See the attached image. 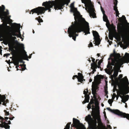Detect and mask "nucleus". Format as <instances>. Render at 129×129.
Returning a JSON list of instances; mask_svg holds the SVG:
<instances>
[{
	"instance_id": "f257e3e1",
	"label": "nucleus",
	"mask_w": 129,
	"mask_h": 129,
	"mask_svg": "<svg viewBox=\"0 0 129 129\" xmlns=\"http://www.w3.org/2000/svg\"><path fill=\"white\" fill-rule=\"evenodd\" d=\"M70 0H66L64 1L57 2V0H55L54 1H49L48 2H44L42 4V6H44L45 7H39L31 10L29 12V14H30L32 12V14L36 13H37L38 15H39L40 14L44 13L45 11L47 10H48V12H50L51 11L50 8H52L53 6L55 10H60L63 8L65 5L66 4L68 5L70 2Z\"/></svg>"
},
{
	"instance_id": "f03ea898",
	"label": "nucleus",
	"mask_w": 129,
	"mask_h": 129,
	"mask_svg": "<svg viewBox=\"0 0 129 129\" xmlns=\"http://www.w3.org/2000/svg\"><path fill=\"white\" fill-rule=\"evenodd\" d=\"M90 28L89 23L87 22L74 21L72 22V25L68 29V32L69 36L72 37V39L75 41L76 40V37L78 36L76 33H80L83 31L85 35L90 34Z\"/></svg>"
},
{
	"instance_id": "7ed1b4c3",
	"label": "nucleus",
	"mask_w": 129,
	"mask_h": 129,
	"mask_svg": "<svg viewBox=\"0 0 129 129\" xmlns=\"http://www.w3.org/2000/svg\"><path fill=\"white\" fill-rule=\"evenodd\" d=\"M120 23L118 24L117 28L118 33L122 34V38L124 40H127L124 41V48L126 49L129 46V30L124 26L122 23L123 20L122 18H119L118 20Z\"/></svg>"
},
{
	"instance_id": "20e7f679",
	"label": "nucleus",
	"mask_w": 129,
	"mask_h": 129,
	"mask_svg": "<svg viewBox=\"0 0 129 129\" xmlns=\"http://www.w3.org/2000/svg\"><path fill=\"white\" fill-rule=\"evenodd\" d=\"M129 83L126 76H125L120 80V82L118 85L119 91L118 93L120 97L122 99L121 101L125 103L127 101L124 98L123 95L129 92Z\"/></svg>"
},
{
	"instance_id": "39448f33",
	"label": "nucleus",
	"mask_w": 129,
	"mask_h": 129,
	"mask_svg": "<svg viewBox=\"0 0 129 129\" xmlns=\"http://www.w3.org/2000/svg\"><path fill=\"white\" fill-rule=\"evenodd\" d=\"M70 7L71 8V11L73 13V15L74 16L75 21L80 22L85 21V19L83 18L82 16L81 15L80 13L77 10V8L74 7V3H71Z\"/></svg>"
},
{
	"instance_id": "423d86ee",
	"label": "nucleus",
	"mask_w": 129,
	"mask_h": 129,
	"mask_svg": "<svg viewBox=\"0 0 129 129\" xmlns=\"http://www.w3.org/2000/svg\"><path fill=\"white\" fill-rule=\"evenodd\" d=\"M123 60H113L112 62L110 63L108 62L109 64L111 66H119L121 67L123 63V62L125 63H128L129 62V53L126 52L125 56L123 57Z\"/></svg>"
},
{
	"instance_id": "0eeeda50",
	"label": "nucleus",
	"mask_w": 129,
	"mask_h": 129,
	"mask_svg": "<svg viewBox=\"0 0 129 129\" xmlns=\"http://www.w3.org/2000/svg\"><path fill=\"white\" fill-rule=\"evenodd\" d=\"M14 29L12 30L10 34V37L16 36L17 37L20 38L21 37V35L20 31V24L15 23L14 25Z\"/></svg>"
},
{
	"instance_id": "6e6552de",
	"label": "nucleus",
	"mask_w": 129,
	"mask_h": 129,
	"mask_svg": "<svg viewBox=\"0 0 129 129\" xmlns=\"http://www.w3.org/2000/svg\"><path fill=\"white\" fill-rule=\"evenodd\" d=\"M106 109L108 110L121 117L126 118L129 120V114L123 113L118 109L112 110L109 107L107 108Z\"/></svg>"
},
{
	"instance_id": "1a4fd4ad",
	"label": "nucleus",
	"mask_w": 129,
	"mask_h": 129,
	"mask_svg": "<svg viewBox=\"0 0 129 129\" xmlns=\"http://www.w3.org/2000/svg\"><path fill=\"white\" fill-rule=\"evenodd\" d=\"M18 45L20 46L21 48H23V49H24V47L23 44L18 43ZM23 51L25 52L24 56H22L20 54H18L16 56L18 59L19 62H20L21 63H24V62L22 60L23 59L24 60H28V56L26 54V52L24 49H23Z\"/></svg>"
},
{
	"instance_id": "9d476101",
	"label": "nucleus",
	"mask_w": 129,
	"mask_h": 129,
	"mask_svg": "<svg viewBox=\"0 0 129 129\" xmlns=\"http://www.w3.org/2000/svg\"><path fill=\"white\" fill-rule=\"evenodd\" d=\"M71 126L76 128L80 127L81 129H86L84 125L80 123L79 120L75 118H73V123L71 124Z\"/></svg>"
},
{
	"instance_id": "9b49d317",
	"label": "nucleus",
	"mask_w": 129,
	"mask_h": 129,
	"mask_svg": "<svg viewBox=\"0 0 129 129\" xmlns=\"http://www.w3.org/2000/svg\"><path fill=\"white\" fill-rule=\"evenodd\" d=\"M5 8L4 5H2V7L0 6V18L1 20L5 19L7 16L9 15V13L8 10L5 12Z\"/></svg>"
},
{
	"instance_id": "f8f14e48",
	"label": "nucleus",
	"mask_w": 129,
	"mask_h": 129,
	"mask_svg": "<svg viewBox=\"0 0 129 129\" xmlns=\"http://www.w3.org/2000/svg\"><path fill=\"white\" fill-rule=\"evenodd\" d=\"M94 6L93 5L91 4H88L87 7L89 11V13L90 16L91 17L92 16V17L94 18H96V14L94 12L95 11L94 9L93 8Z\"/></svg>"
},
{
	"instance_id": "ddd939ff",
	"label": "nucleus",
	"mask_w": 129,
	"mask_h": 129,
	"mask_svg": "<svg viewBox=\"0 0 129 129\" xmlns=\"http://www.w3.org/2000/svg\"><path fill=\"white\" fill-rule=\"evenodd\" d=\"M92 34L94 37L93 39L95 41V43L96 45H99L100 44L101 40L100 38V36L98 32L96 31L92 30Z\"/></svg>"
},
{
	"instance_id": "4468645a",
	"label": "nucleus",
	"mask_w": 129,
	"mask_h": 129,
	"mask_svg": "<svg viewBox=\"0 0 129 129\" xmlns=\"http://www.w3.org/2000/svg\"><path fill=\"white\" fill-rule=\"evenodd\" d=\"M92 93L94 96L97 94V92L99 90V87L96 84H92Z\"/></svg>"
},
{
	"instance_id": "2eb2a0df",
	"label": "nucleus",
	"mask_w": 129,
	"mask_h": 129,
	"mask_svg": "<svg viewBox=\"0 0 129 129\" xmlns=\"http://www.w3.org/2000/svg\"><path fill=\"white\" fill-rule=\"evenodd\" d=\"M88 122V124H89L90 123H91V126L92 127H94V125L96 126V120L94 124L93 123L92 121L93 119L91 118V115L89 114L86 117L85 119Z\"/></svg>"
},
{
	"instance_id": "dca6fc26",
	"label": "nucleus",
	"mask_w": 129,
	"mask_h": 129,
	"mask_svg": "<svg viewBox=\"0 0 129 129\" xmlns=\"http://www.w3.org/2000/svg\"><path fill=\"white\" fill-rule=\"evenodd\" d=\"M104 78V76L101 75H97L94 77V80L96 81H100Z\"/></svg>"
},
{
	"instance_id": "f3484780",
	"label": "nucleus",
	"mask_w": 129,
	"mask_h": 129,
	"mask_svg": "<svg viewBox=\"0 0 129 129\" xmlns=\"http://www.w3.org/2000/svg\"><path fill=\"white\" fill-rule=\"evenodd\" d=\"M103 21L106 22V25L107 27H108V24L109 25H110L109 21L108 20L107 17L106 15H103Z\"/></svg>"
},
{
	"instance_id": "a211bd4d",
	"label": "nucleus",
	"mask_w": 129,
	"mask_h": 129,
	"mask_svg": "<svg viewBox=\"0 0 129 129\" xmlns=\"http://www.w3.org/2000/svg\"><path fill=\"white\" fill-rule=\"evenodd\" d=\"M118 71H114L113 75H111V78L112 80H113L114 78H115L118 75Z\"/></svg>"
},
{
	"instance_id": "6ab92c4d",
	"label": "nucleus",
	"mask_w": 129,
	"mask_h": 129,
	"mask_svg": "<svg viewBox=\"0 0 129 129\" xmlns=\"http://www.w3.org/2000/svg\"><path fill=\"white\" fill-rule=\"evenodd\" d=\"M113 35L112 32H109V37L110 40H113Z\"/></svg>"
},
{
	"instance_id": "aec40b11",
	"label": "nucleus",
	"mask_w": 129,
	"mask_h": 129,
	"mask_svg": "<svg viewBox=\"0 0 129 129\" xmlns=\"http://www.w3.org/2000/svg\"><path fill=\"white\" fill-rule=\"evenodd\" d=\"M107 68H108V70L109 71H113V69H112L113 67L110 65L109 64V63H108L107 66Z\"/></svg>"
},
{
	"instance_id": "412c9836",
	"label": "nucleus",
	"mask_w": 129,
	"mask_h": 129,
	"mask_svg": "<svg viewBox=\"0 0 129 129\" xmlns=\"http://www.w3.org/2000/svg\"><path fill=\"white\" fill-rule=\"evenodd\" d=\"M2 25H0V38H1L2 37L1 35L3 34L4 32L5 31L3 29H1Z\"/></svg>"
},
{
	"instance_id": "4be33fe9",
	"label": "nucleus",
	"mask_w": 129,
	"mask_h": 129,
	"mask_svg": "<svg viewBox=\"0 0 129 129\" xmlns=\"http://www.w3.org/2000/svg\"><path fill=\"white\" fill-rule=\"evenodd\" d=\"M36 20H37L38 22L40 23L41 22H43V21L42 19L41 18V17L39 16L38 17H37L35 19Z\"/></svg>"
},
{
	"instance_id": "5701e85b",
	"label": "nucleus",
	"mask_w": 129,
	"mask_h": 129,
	"mask_svg": "<svg viewBox=\"0 0 129 129\" xmlns=\"http://www.w3.org/2000/svg\"><path fill=\"white\" fill-rule=\"evenodd\" d=\"M91 66H92V68H93L96 69L98 67V65L96 63H91Z\"/></svg>"
},
{
	"instance_id": "b1692460",
	"label": "nucleus",
	"mask_w": 129,
	"mask_h": 129,
	"mask_svg": "<svg viewBox=\"0 0 129 129\" xmlns=\"http://www.w3.org/2000/svg\"><path fill=\"white\" fill-rule=\"evenodd\" d=\"M71 122H69L66 124V127L64 128V129H69L70 128V125L71 124Z\"/></svg>"
},
{
	"instance_id": "393cba45",
	"label": "nucleus",
	"mask_w": 129,
	"mask_h": 129,
	"mask_svg": "<svg viewBox=\"0 0 129 129\" xmlns=\"http://www.w3.org/2000/svg\"><path fill=\"white\" fill-rule=\"evenodd\" d=\"M15 65H18L19 64V61L18 60V59L17 57V56H16V58L14 60Z\"/></svg>"
},
{
	"instance_id": "a878e982",
	"label": "nucleus",
	"mask_w": 129,
	"mask_h": 129,
	"mask_svg": "<svg viewBox=\"0 0 129 129\" xmlns=\"http://www.w3.org/2000/svg\"><path fill=\"white\" fill-rule=\"evenodd\" d=\"M85 100L86 101L87 103L88 102L89 99V95H86L85 96Z\"/></svg>"
},
{
	"instance_id": "bb28decb",
	"label": "nucleus",
	"mask_w": 129,
	"mask_h": 129,
	"mask_svg": "<svg viewBox=\"0 0 129 129\" xmlns=\"http://www.w3.org/2000/svg\"><path fill=\"white\" fill-rule=\"evenodd\" d=\"M94 102L93 101L90 102L87 105V108L88 110H89L91 108V104H93Z\"/></svg>"
},
{
	"instance_id": "cd10ccee",
	"label": "nucleus",
	"mask_w": 129,
	"mask_h": 129,
	"mask_svg": "<svg viewBox=\"0 0 129 129\" xmlns=\"http://www.w3.org/2000/svg\"><path fill=\"white\" fill-rule=\"evenodd\" d=\"M78 74L79 76V77H78V78H84V77L83 76V75L80 73H78Z\"/></svg>"
},
{
	"instance_id": "c85d7f7f",
	"label": "nucleus",
	"mask_w": 129,
	"mask_h": 129,
	"mask_svg": "<svg viewBox=\"0 0 129 129\" xmlns=\"http://www.w3.org/2000/svg\"><path fill=\"white\" fill-rule=\"evenodd\" d=\"M78 81L79 82H81V83H83L84 81H85V80L81 78H78Z\"/></svg>"
},
{
	"instance_id": "c756f323",
	"label": "nucleus",
	"mask_w": 129,
	"mask_h": 129,
	"mask_svg": "<svg viewBox=\"0 0 129 129\" xmlns=\"http://www.w3.org/2000/svg\"><path fill=\"white\" fill-rule=\"evenodd\" d=\"M107 86H105L104 87L105 92L106 95H107L108 93V91H107Z\"/></svg>"
},
{
	"instance_id": "7c9ffc66",
	"label": "nucleus",
	"mask_w": 129,
	"mask_h": 129,
	"mask_svg": "<svg viewBox=\"0 0 129 129\" xmlns=\"http://www.w3.org/2000/svg\"><path fill=\"white\" fill-rule=\"evenodd\" d=\"M9 46V51H14V50L13 49L12 47H11L10 44L8 45Z\"/></svg>"
},
{
	"instance_id": "2f4dec72",
	"label": "nucleus",
	"mask_w": 129,
	"mask_h": 129,
	"mask_svg": "<svg viewBox=\"0 0 129 129\" xmlns=\"http://www.w3.org/2000/svg\"><path fill=\"white\" fill-rule=\"evenodd\" d=\"M113 101V100H112V99H109L108 100V102L109 104L111 106H112V104Z\"/></svg>"
},
{
	"instance_id": "473e14b6",
	"label": "nucleus",
	"mask_w": 129,
	"mask_h": 129,
	"mask_svg": "<svg viewBox=\"0 0 129 129\" xmlns=\"http://www.w3.org/2000/svg\"><path fill=\"white\" fill-rule=\"evenodd\" d=\"M87 90V89H86V90H87V91H86L84 90L83 91V93L85 95V96H86V95H89L88 94V91Z\"/></svg>"
},
{
	"instance_id": "72a5a7b5",
	"label": "nucleus",
	"mask_w": 129,
	"mask_h": 129,
	"mask_svg": "<svg viewBox=\"0 0 129 129\" xmlns=\"http://www.w3.org/2000/svg\"><path fill=\"white\" fill-rule=\"evenodd\" d=\"M115 13L116 14V15L117 17H118L119 18V12L118 10H116L115 11Z\"/></svg>"
},
{
	"instance_id": "f704fd0d",
	"label": "nucleus",
	"mask_w": 129,
	"mask_h": 129,
	"mask_svg": "<svg viewBox=\"0 0 129 129\" xmlns=\"http://www.w3.org/2000/svg\"><path fill=\"white\" fill-rule=\"evenodd\" d=\"M129 98V96L128 95H126L125 96L124 98L127 101Z\"/></svg>"
},
{
	"instance_id": "c9c22d12",
	"label": "nucleus",
	"mask_w": 129,
	"mask_h": 129,
	"mask_svg": "<svg viewBox=\"0 0 129 129\" xmlns=\"http://www.w3.org/2000/svg\"><path fill=\"white\" fill-rule=\"evenodd\" d=\"M26 65L25 64H24V66L23 67V68H22V69H20V70H22V71H23L25 70L26 69V67H25Z\"/></svg>"
},
{
	"instance_id": "e433bc0d",
	"label": "nucleus",
	"mask_w": 129,
	"mask_h": 129,
	"mask_svg": "<svg viewBox=\"0 0 129 129\" xmlns=\"http://www.w3.org/2000/svg\"><path fill=\"white\" fill-rule=\"evenodd\" d=\"M4 112L5 113V115H8L10 114L9 112H7L6 110H5L4 111Z\"/></svg>"
},
{
	"instance_id": "4c0bfd02",
	"label": "nucleus",
	"mask_w": 129,
	"mask_h": 129,
	"mask_svg": "<svg viewBox=\"0 0 129 129\" xmlns=\"http://www.w3.org/2000/svg\"><path fill=\"white\" fill-rule=\"evenodd\" d=\"M122 17L124 18V20H125V22H127V24H128L129 25V23H128L127 22V21L126 19V18L124 16V15H122Z\"/></svg>"
},
{
	"instance_id": "58836bf2",
	"label": "nucleus",
	"mask_w": 129,
	"mask_h": 129,
	"mask_svg": "<svg viewBox=\"0 0 129 129\" xmlns=\"http://www.w3.org/2000/svg\"><path fill=\"white\" fill-rule=\"evenodd\" d=\"M118 1L117 0H114V5H117Z\"/></svg>"
},
{
	"instance_id": "ea45409f",
	"label": "nucleus",
	"mask_w": 129,
	"mask_h": 129,
	"mask_svg": "<svg viewBox=\"0 0 129 129\" xmlns=\"http://www.w3.org/2000/svg\"><path fill=\"white\" fill-rule=\"evenodd\" d=\"M117 6V5H114V10L115 11L116 10H118Z\"/></svg>"
},
{
	"instance_id": "a19ab883",
	"label": "nucleus",
	"mask_w": 129,
	"mask_h": 129,
	"mask_svg": "<svg viewBox=\"0 0 129 129\" xmlns=\"http://www.w3.org/2000/svg\"><path fill=\"white\" fill-rule=\"evenodd\" d=\"M88 47H93V45L91 42H90L89 44L88 45Z\"/></svg>"
},
{
	"instance_id": "79ce46f5",
	"label": "nucleus",
	"mask_w": 129,
	"mask_h": 129,
	"mask_svg": "<svg viewBox=\"0 0 129 129\" xmlns=\"http://www.w3.org/2000/svg\"><path fill=\"white\" fill-rule=\"evenodd\" d=\"M101 11L102 12L103 14V15H106L105 14V11L102 8V7H101Z\"/></svg>"
},
{
	"instance_id": "37998d69",
	"label": "nucleus",
	"mask_w": 129,
	"mask_h": 129,
	"mask_svg": "<svg viewBox=\"0 0 129 129\" xmlns=\"http://www.w3.org/2000/svg\"><path fill=\"white\" fill-rule=\"evenodd\" d=\"M10 55V53H7V54H4V57H5L6 56L7 57L9 55Z\"/></svg>"
},
{
	"instance_id": "c03bdc74",
	"label": "nucleus",
	"mask_w": 129,
	"mask_h": 129,
	"mask_svg": "<svg viewBox=\"0 0 129 129\" xmlns=\"http://www.w3.org/2000/svg\"><path fill=\"white\" fill-rule=\"evenodd\" d=\"M75 77L77 78H78V76L77 75H74L72 78V79L73 80H74Z\"/></svg>"
},
{
	"instance_id": "a18cd8bd",
	"label": "nucleus",
	"mask_w": 129,
	"mask_h": 129,
	"mask_svg": "<svg viewBox=\"0 0 129 129\" xmlns=\"http://www.w3.org/2000/svg\"><path fill=\"white\" fill-rule=\"evenodd\" d=\"M2 47L1 46H0V54L2 55V50L1 49Z\"/></svg>"
},
{
	"instance_id": "49530a36",
	"label": "nucleus",
	"mask_w": 129,
	"mask_h": 129,
	"mask_svg": "<svg viewBox=\"0 0 129 129\" xmlns=\"http://www.w3.org/2000/svg\"><path fill=\"white\" fill-rule=\"evenodd\" d=\"M91 58L92 59V61L93 62V63H95V59L93 58V57H91Z\"/></svg>"
},
{
	"instance_id": "de8ad7c7",
	"label": "nucleus",
	"mask_w": 129,
	"mask_h": 129,
	"mask_svg": "<svg viewBox=\"0 0 129 129\" xmlns=\"http://www.w3.org/2000/svg\"><path fill=\"white\" fill-rule=\"evenodd\" d=\"M91 68L93 70V71L94 72H95L96 71V68H92V66L91 67Z\"/></svg>"
},
{
	"instance_id": "09e8293b",
	"label": "nucleus",
	"mask_w": 129,
	"mask_h": 129,
	"mask_svg": "<svg viewBox=\"0 0 129 129\" xmlns=\"http://www.w3.org/2000/svg\"><path fill=\"white\" fill-rule=\"evenodd\" d=\"M116 55L118 57H121V56L120 54H118V53H117L116 54Z\"/></svg>"
},
{
	"instance_id": "8fccbe9b",
	"label": "nucleus",
	"mask_w": 129,
	"mask_h": 129,
	"mask_svg": "<svg viewBox=\"0 0 129 129\" xmlns=\"http://www.w3.org/2000/svg\"><path fill=\"white\" fill-rule=\"evenodd\" d=\"M117 39H118L119 40V41H121V37L120 36H118Z\"/></svg>"
},
{
	"instance_id": "3c124183",
	"label": "nucleus",
	"mask_w": 129,
	"mask_h": 129,
	"mask_svg": "<svg viewBox=\"0 0 129 129\" xmlns=\"http://www.w3.org/2000/svg\"><path fill=\"white\" fill-rule=\"evenodd\" d=\"M101 63H102V61H99L98 63V66H100Z\"/></svg>"
},
{
	"instance_id": "603ef678",
	"label": "nucleus",
	"mask_w": 129,
	"mask_h": 129,
	"mask_svg": "<svg viewBox=\"0 0 129 129\" xmlns=\"http://www.w3.org/2000/svg\"><path fill=\"white\" fill-rule=\"evenodd\" d=\"M119 77L120 78H122V74H120L119 75Z\"/></svg>"
},
{
	"instance_id": "864d4df0",
	"label": "nucleus",
	"mask_w": 129,
	"mask_h": 129,
	"mask_svg": "<svg viewBox=\"0 0 129 129\" xmlns=\"http://www.w3.org/2000/svg\"><path fill=\"white\" fill-rule=\"evenodd\" d=\"M107 127L108 128H109L110 129L111 128V126H110V125H107Z\"/></svg>"
},
{
	"instance_id": "5fc2aeb1",
	"label": "nucleus",
	"mask_w": 129,
	"mask_h": 129,
	"mask_svg": "<svg viewBox=\"0 0 129 129\" xmlns=\"http://www.w3.org/2000/svg\"><path fill=\"white\" fill-rule=\"evenodd\" d=\"M7 125H8V124H11V121L10 120H9L8 121V123H7Z\"/></svg>"
},
{
	"instance_id": "6e6d98bb",
	"label": "nucleus",
	"mask_w": 129,
	"mask_h": 129,
	"mask_svg": "<svg viewBox=\"0 0 129 129\" xmlns=\"http://www.w3.org/2000/svg\"><path fill=\"white\" fill-rule=\"evenodd\" d=\"M14 118V117H13L11 118V117H10L9 118V119L10 120H12L13 119V118Z\"/></svg>"
},
{
	"instance_id": "4d7b16f0",
	"label": "nucleus",
	"mask_w": 129,
	"mask_h": 129,
	"mask_svg": "<svg viewBox=\"0 0 129 129\" xmlns=\"http://www.w3.org/2000/svg\"><path fill=\"white\" fill-rule=\"evenodd\" d=\"M107 42L109 43V44L110 45H111V44L110 43V40H109V39H108V37H107Z\"/></svg>"
},
{
	"instance_id": "13d9d810",
	"label": "nucleus",
	"mask_w": 129,
	"mask_h": 129,
	"mask_svg": "<svg viewBox=\"0 0 129 129\" xmlns=\"http://www.w3.org/2000/svg\"><path fill=\"white\" fill-rule=\"evenodd\" d=\"M87 102L85 100H84V101L83 102H82V103L83 104H84L85 103H87Z\"/></svg>"
},
{
	"instance_id": "bf43d9fd",
	"label": "nucleus",
	"mask_w": 129,
	"mask_h": 129,
	"mask_svg": "<svg viewBox=\"0 0 129 129\" xmlns=\"http://www.w3.org/2000/svg\"><path fill=\"white\" fill-rule=\"evenodd\" d=\"M11 37L13 39H16V37H13L12 36H11Z\"/></svg>"
},
{
	"instance_id": "052dcab7",
	"label": "nucleus",
	"mask_w": 129,
	"mask_h": 129,
	"mask_svg": "<svg viewBox=\"0 0 129 129\" xmlns=\"http://www.w3.org/2000/svg\"><path fill=\"white\" fill-rule=\"evenodd\" d=\"M6 61L8 63H9L10 62V60H9L8 61L7 60H6Z\"/></svg>"
},
{
	"instance_id": "680f3d73",
	"label": "nucleus",
	"mask_w": 129,
	"mask_h": 129,
	"mask_svg": "<svg viewBox=\"0 0 129 129\" xmlns=\"http://www.w3.org/2000/svg\"><path fill=\"white\" fill-rule=\"evenodd\" d=\"M116 96H112V100H114V99L115 97Z\"/></svg>"
},
{
	"instance_id": "e2e57ef3",
	"label": "nucleus",
	"mask_w": 129,
	"mask_h": 129,
	"mask_svg": "<svg viewBox=\"0 0 129 129\" xmlns=\"http://www.w3.org/2000/svg\"><path fill=\"white\" fill-rule=\"evenodd\" d=\"M8 118H9V117H5V118H4L5 120V119L7 120V119H8Z\"/></svg>"
},
{
	"instance_id": "0e129e2a",
	"label": "nucleus",
	"mask_w": 129,
	"mask_h": 129,
	"mask_svg": "<svg viewBox=\"0 0 129 129\" xmlns=\"http://www.w3.org/2000/svg\"><path fill=\"white\" fill-rule=\"evenodd\" d=\"M32 55V54H31V55H30L28 57V58H31V55Z\"/></svg>"
},
{
	"instance_id": "69168bd1",
	"label": "nucleus",
	"mask_w": 129,
	"mask_h": 129,
	"mask_svg": "<svg viewBox=\"0 0 129 129\" xmlns=\"http://www.w3.org/2000/svg\"><path fill=\"white\" fill-rule=\"evenodd\" d=\"M16 65V68H18V67H19V64L18 65Z\"/></svg>"
},
{
	"instance_id": "338daca9",
	"label": "nucleus",
	"mask_w": 129,
	"mask_h": 129,
	"mask_svg": "<svg viewBox=\"0 0 129 129\" xmlns=\"http://www.w3.org/2000/svg\"><path fill=\"white\" fill-rule=\"evenodd\" d=\"M113 96H116V94H115V93H114L113 94Z\"/></svg>"
},
{
	"instance_id": "774afa93",
	"label": "nucleus",
	"mask_w": 129,
	"mask_h": 129,
	"mask_svg": "<svg viewBox=\"0 0 129 129\" xmlns=\"http://www.w3.org/2000/svg\"><path fill=\"white\" fill-rule=\"evenodd\" d=\"M92 81V80L91 79H89V82H91Z\"/></svg>"
}]
</instances>
